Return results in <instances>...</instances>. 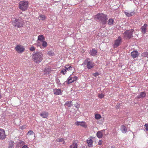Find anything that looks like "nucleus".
I'll return each instance as SVG.
<instances>
[{"mask_svg": "<svg viewBox=\"0 0 148 148\" xmlns=\"http://www.w3.org/2000/svg\"><path fill=\"white\" fill-rule=\"evenodd\" d=\"M125 13L127 16L128 17H130V13L127 12H125Z\"/></svg>", "mask_w": 148, "mask_h": 148, "instance_id": "obj_37", "label": "nucleus"}, {"mask_svg": "<svg viewBox=\"0 0 148 148\" xmlns=\"http://www.w3.org/2000/svg\"><path fill=\"white\" fill-rule=\"evenodd\" d=\"M146 95V93L144 92H141L140 95L137 96V97L138 99H140L141 98H144Z\"/></svg>", "mask_w": 148, "mask_h": 148, "instance_id": "obj_17", "label": "nucleus"}, {"mask_svg": "<svg viewBox=\"0 0 148 148\" xmlns=\"http://www.w3.org/2000/svg\"><path fill=\"white\" fill-rule=\"evenodd\" d=\"M34 133V132L32 130H29L27 133V134L29 135H31L32 134Z\"/></svg>", "mask_w": 148, "mask_h": 148, "instance_id": "obj_32", "label": "nucleus"}, {"mask_svg": "<svg viewBox=\"0 0 148 148\" xmlns=\"http://www.w3.org/2000/svg\"><path fill=\"white\" fill-rule=\"evenodd\" d=\"M102 141L101 140H99L98 142V144L99 145H101L102 143Z\"/></svg>", "mask_w": 148, "mask_h": 148, "instance_id": "obj_42", "label": "nucleus"}, {"mask_svg": "<svg viewBox=\"0 0 148 148\" xmlns=\"http://www.w3.org/2000/svg\"><path fill=\"white\" fill-rule=\"evenodd\" d=\"M145 127V130L146 131H148V124H145L144 125Z\"/></svg>", "mask_w": 148, "mask_h": 148, "instance_id": "obj_35", "label": "nucleus"}, {"mask_svg": "<svg viewBox=\"0 0 148 148\" xmlns=\"http://www.w3.org/2000/svg\"><path fill=\"white\" fill-rule=\"evenodd\" d=\"M24 22L22 20L16 19L15 21L13 22V25L18 27H21L23 26Z\"/></svg>", "mask_w": 148, "mask_h": 148, "instance_id": "obj_5", "label": "nucleus"}, {"mask_svg": "<svg viewBox=\"0 0 148 148\" xmlns=\"http://www.w3.org/2000/svg\"><path fill=\"white\" fill-rule=\"evenodd\" d=\"M147 27V25L145 24L141 27L140 29L141 32L143 34H145L146 33V29Z\"/></svg>", "mask_w": 148, "mask_h": 148, "instance_id": "obj_10", "label": "nucleus"}, {"mask_svg": "<svg viewBox=\"0 0 148 148\" xmlns=\"http://www.w3.org/2000/svg\"><path fill=\"white\" fill-rule=\"evenodd\" d=\"M114 20L112 18L110 19L108 22V25H111L113 24Z\"/></svg>", "mask_w": 148, "mask_h": 148, "instance_id": "obj_26", "label": "nucleus"}, {"mask_svg": "<svg viewBox=\"0 0 148 148\" xmlns=\"http://www.w3.org/2000/svg\"><path fill=\"white\" fill-rule=\"evenodd\" d=\"M66 70H67L66 69H64L63 70H62L61 71V73H62L64 75L66 73Z\"/></svg>", "mask_w": 148, "mask_h": 148, "instance_id": "obj_34", "label": "nucleus"}, {"mask_svg": "<svg viewBox=\"0 0 148 148\" xmlns=\"http://www.w3.org/2000/svg\"><path fill=\"white\" fill-rule=\"evenodd\" d=\"M134 30L131 29L130 30H126L123 33L124 37L127 39H130L133 37L132 36Z\"/></svg>", "mask_w": 148, "mask_h": 148, "instance_id": "obj_4", "label": "nucleus"}, {"mask_svg": "<svg viewBox=\"0 0 148 148\" xmlns=\"http://www.w3.org/2000/svg\"><path fill=\"white\" fill-rule=\"evenodd\" d=\"M21 129H23V128L22 127L21 128Z\"/></svg>", "mask_w": 148, "mask_h": 148, "instance_id": "obj_48", "label": "nucleus"}, {"mask_svg": "<svg viewBox=\"0 0 148 148\" xmlns=\"http://www.w3.org/2000/svg\"><path fill=\"white\" fill-rule=\"evenodd\" d=\"M95 117L96 119H100L101 117V116L99 114H95Z\"/></svg>", "mask_w": 148, "mask_h": 148, "instance_id": "obj_31", "label": "nucleus"}, {"mask_svg": "<svg viewBox=\"0 0 148 148\" xmlns=\"http://www.w3.org/2000/svg\"><path fill=\"white\" fill-rule=\"evenodd\" d=\"M9 146L8 148H13L14 144V142L12 140L9 141Z\"/></svg>", "mask_w": 148, "mask_h": 148, "instance_id": "obj_22", "label": "nucleus"}, {"mask_svg": "<svg viewBox=\"0 0 148 148\" xmlns=\"http://www.w3.org/2000/svg\"><path fill=\"white\" fill-rule=\"evenodd\" d=\"M122 42V38L120 36H119L117 39L115 40L114 45V47L116 48L118 47Z\"/></svg>", "mask_w": 148, "mask_h": 148, "instance_id": "obj_7", "label": "nucleus"}, {"mask_svg": "<svg viewBox=\"0 0 148 148\" xmlns=\"http://www.w3.org/2000/svg\"><path fill=\"white\" fill-rule=\"evenodd\" d=\"M63 141V140L62 138H61L59 140V141L60 142H62Z\"/></svg>", "mask_w": 148, "mask_h": 148, "instance_id": "obj_44", "label": "nucleus"}, {"mask_svg": "<svg viewBox=\"0 0 148 148\" xmlns=\"http://www.w3.org/2000/svg\"><path fill=\"white\" fill-rule=\"evenodd\" d=\"M69 66L68 65L66 66H65V69H67V68H69Z\"/></svg>", "mask_w": 148, "mask_h": 148, "instance_id": "obj_46", "label": "nucleus"}, {"mask_svg": "<svg viewBox=\"0 0 148 148\" xmlns=\"http://www.w3.org/2000/svg\"><path fill=\"white\" fill-rule=\"evenodd\" d=\"M48 113L47 112H43L40 114V116L43 118H46L48 116Z\"/></svg>", "mask_w": 148, "mask_h": 148, "instance_id": "obj_15", "label": "nucleus"}, {"mask_svg": "<svg viewBox=\"0 0 148 148\" xmlns=\"http://www.w3.org/2000/svg\"><path fill=\"white\" fill-rule=\"evenodd\" d=\"M19 143L21 145H23L25 144V143L23 141H20Z\"/></svg>", "mask_w": 148, "mask_h": 148, "instance_id": "obj_40", "label": "nucleus"}, {"mask_svg": "<svg viewBox=\"0 0 148 148\" xmlns=\"http://www.w3.org/2000/svg\"><path fill=\"white\" fill-rule=\"evenodd\" d=\"M69 79H68V84H69L74 82L75 81H76L77 79V76H75L74 77H70Z\"/></svg>", "mask_w": 148, "mask_h": 148, "instance_id": "obj_11", "label": "nucleus"}, {"mask_svg": "<svg viewBox=\"0 0 148 148\" xmlns=\"http://www.w3.org/2000/svg\"><path fill=\"white\" fill-rule=\"evenodd\" d=\"M121 130L122 132L123 133H125L127 132V129L126 127L124 125H121Z\"/></svg>", "mask_w": 148, "mask_h": 148, "instance_id": "obj_18", "label": "nucleus"}, {"mask_svg": "<svg viewBox=\"0 0 148 148\" xmlns=\"http://www.w3.org/2000/svg\"><path fill=\"white\" fill-rule=\"evenodd\" d=\"M22 148H29V147L27 145H24Z\"/></svg>", "mask_w": 148, "mask_h": 148, "instance_id": "obj_43", "label": "nucleus"}, {"mask_svg": "<svg viewBox=\"0 0 148 148\" xmlns=\"http://www.w3.org/2000/svg\"><path fill=\"white\" fill-rule=\"evenodd\" d=\"M28 1H20L19 4V8L23 11H25L28 8Z\"/></svg>", "mask_w": 148, "mask_h": 148, "instance_id": "obj_3", "label": "nucleus"}, {"mask_svg": "<svg viewBox=\"0 0 148 148\" xmlns=\"http://www.w3.org/2000/svg\"><path fill=\"white\" fill-rule=\"evenodd\" d=\"M141 55L142 56L146 57L148 58V53L147 52H144Z\"/></svg>", "mask_w": 148, "mask_h": 148, "instance_id": "obj_28", "label": "nucleus"}, {"mask_svg": "<svg viewBox=\"0 0 148 148\" xmlns=\"http://www.w3.org/2000/svg\"><path fill=\"white\" fill-rule=\"evenodd\" d=\"M87 66L88 69H90L93 67L94 65L91 61H89L87 62Z\"/></svg>", "mask_w": 148, "mask_h": 148, "instance_id": "obj_14", "label": "nucleus"}, {"mask_svg": "<svg viewBox=\"0 0 148 148\" xmlns=\"http://www.w3.org/2000/svg\"><path fill=\"white\" fill-rule=\"evenodd\" d=\"M77 144L76 143H73V144L70 146V148H77Z\"/></svg>", "mask_w": 148, "mask_h": 148, "instance_id": "obj_27", "label": "nucleus"}, {"mask_svg": "<svg viewBox=\"0 0 148 148\" xmlns=\"http://www.w3.org/2000/svg\"><path fill=\"white\" fill-rule=\"evenodd\" d=\"M2 96L0 95V99H1L2 98Z\"/></svg>", "mask_w": 148, "mask_h": 148, "instance_id": "obj_47", "label": "nucleus"}, {"mask_svg": "<svg viewBox=\"0 0 148 148\" xmlns=\"http://www.w3.org/2000/svg\"><path fill=\"white\" fill-rule=\"evenodd\" d=\"M47 54L51 56H53L54 55V52L51 51H48L47 53Z\"/></svg>", "mask_w": 148, "mask_h": 148, "instance_id": "obj_30", "label": "nucleus"}, {"mask_svg": "<svg viewBox=\"0 0 148 148\" xmlns=\"http://www.w3.org/2000/svg\"><path fill=\"white\" fill-rule=\"evenodd\" d=\"M86 141L89 147H91L92 146L93 142L92 139H88Z\"/></svg>", "mask_w": 148, "mask_h": 148, "instance_id": "obj_20", "label": "nucleus"}, {"mask_svg": "<svg viewBox=\"0 0 148 148\" xmlns=\"http://www.w3.org/2000/svg\"><path fill=\"white\" fill-rule=\"evenodd\" d=\"M35 49V48L34 47H32L29 49V50L31 51H34Z\"/></svg>", "mask_w": 148, "mask_h": 148, "instance_id": "obj_36", "label": "nucleus"}, {"mask_svg": "<svg viewBox=\"0 0 148 148\" xmlns=\"http://www.w3.org/2000/svg\"><path fill=\"white\" fill-rule=\"evenodd\" d=\"M51 71V69L50 68H45L44 71L45 72H46V74H49V72Z\"/></svg>", "mask_w": 148, "mask_h": 148, "instance_id": "obj_25", "label": "nucleus"}, {"mask_svg": "<svg viewBox=\"0 0 148 148\" xmlns=\"http://www.w3.org/2000/svg\"><path fill=\"white\" fill-rule=\"evenodd\" d=\"M75 107L77 108H79V105H77L76 106H75Z\"/></svg>", "mask_w": 148, "mask_h": 148, "instance_id": "obj_45", "label": "nucleus"}, {"mask_svg": "<svg viewBox=\"0 0 148 148\" xmlns=\"http://www.w3.org/2000/svg\"><path fill=\"white\" fill-rule=\"evenodd\" d=\"M105 131V130L98 131L96 134L97 136L99 138H101L103 136Z\"/></svg>", "mask_w": 148, "mask_h": 148, "instance_id": "obj_9", "label": "nucleus"}, {"mask_svg": "<svg viewBox=\"0 0 148 148\" xmlns=\"http://www.w3.org/2000/svg\"><path fill=\"white\" fill-rule=\"evenodd\" d=\"M99 97L101 99H102L104 97V95L103 94H100L98 95Z\"/></svg>", "mask_w": 148, "mask_h": 148, "instance_id": "obj_33", "label": "nucleus"}, {"mask_svg": "<svg viewBox=\"0 0 148 148\" xmlns=\"http://www.w3.org/2000/svg\"><path fill=\"white\" fill-rule=\"evenodd\" d=\"M131 56L133 58H135L138 56V54L137 51H134L131 52Z\"/></svg>", "mask_w": 148, "mask_h": 148, "instance_id": "obj_13", "label": "nucleus"}, {"mask_svg": "<svg viewBox=\"0 0 148 148\" xmlns=\"http://www.w3.org/2000/svg\"><path fill=\"white\" fill-rule=\"evenodd\" d=\"M44 39L45 38L42 35H39L38 37V40L40 41L41 42L44 41Z\"/></svg>", "mask_w": 148, "mask_h": 148, "instance_id": "obj_23", "label": "nucleus"}, {"mask_svg": "<svg viewBox=\"0 0 148 148\" xmlns=\"http://www.w3.org/2000/svg\"><path fill=\"white\" fill-rule=\"evenodd\" d=\"M41 42L42 45V47H46L47 45V43L46 41H43Z\"/></svg>", "mask_w": 148, "mask_h": 148, "instance_id": "obj_29", "label": "nucleus"}, {"mask_svg": "<svg viewBox=\"0 0 148 148\" xmlns=\"http://www.w3.org/2000/svg\"><path fill=\"white\" fill-rule=\"evenodd\" d=\"M72 101H66V103L64 104L65 106H67L68 107H70L73 105V104H72Z\"/></svg>", "mask_w": 148, "mask_h": 148, "instance_id": "obj_21", "label": "nucleus"}, {"mask_svg": "<svg viewBox=\"0 0 148 148\" xmlns=\"http://www.w3.org/2000/svg\"><path fill=\"white\" fill-rule=\"evenodd\" d=\"M134 14V12H132L130 13V17L132 16Z\"/></svg>", "mask_w": 148, "mask_h": 148, "instance_id": "obj_41", "label": "nucleus"}, {"mask_svg": "<svg viewBox=\"0 0 148 148\" xmlns=\"http://www.w3.org/2000/svg\"><path fill=\"white\" fill-rule=\"evenodd\" d=\"M6 137L5 130L3 129L0 128V139L4 140Z\"/></svg>", "mask_w": 148, "mask_h": 148, "instance_id": "obj_8", "label": "nucleus"}, {"mask_svg": "<svg viewBox=\"0 0 148 148\" xmlns=\"http://www.w3.org/2000/svg\"><path fill=\"white\" fill-rule=\"evenodd\" d=\"M32 56L34 62L37 63H40L43 59V54L41 52H34Z\"/></svg>", "mask_w": 148, "mask_h": 148, "instance_id": "obj_1", "label": "nucleus"}, {"mask_svg": "<svg viewBox=\"0 0 148 148\" xmlns=\"http://www.w3.org/2000/svg\"><path fill=\"white\" fill-rule=\"evenodd\" d=\"M95 18L99 20L103 24H105L106 23L108 19L107 16L103 13L98 14L95 16Z\"/></svg>", "mask_w": 148, "mask_h": 148, "instance_id": "obj_2", "label": "nucleus"}, {"mask_svg": "<svg viewBox=\"0 0 148 148\" xmlns=\"http://www.w3.org/2000/svg\"><path fill=\"white\" fill-rule=\"evenodd\" d=\"M99 75L98 72H96L94 73L93 74V75L95 77H96Z\"/></svg>", "mask_w": 148, "mask_h": 148, "instance_id": "obj_38", "label": "nucleus"}, {"mask_svg": "<svg viewBox=\"0 0 148 148\" xmlns=\"http://www.w3.org/2000/svg\"><path fill=\"white\" fill-rule=\"evenodd\" d=\"M97 51L95 49H92L90 51V54L91 56H94L96 55Z\"/></svg>", "mask_w": 148, "mask_h": 148, "instance_id": "obj_19", "label": "nucleus"}, {"mask_svg": "<svg viewBox=\"0 0 148 148\" xmlns=\"http://www.w3.org/2000/svg\"><path fill=\"white\" fill-rule=\"evenodd\" d=\"M54 93L56 95H58L61 93V90L60 89H53Z\"/></svg>", "mask_w": 148, "mask_h": 148, "instance_id": "obj_16", "label": "nucleus"}, {"mask_svg": "<svg viewBox=\"0 0 148 148\" xmlns=\"http://www.w3.org/2000/svg\"><path fill=\"white\" fill-rule=\"evenodd\" d=\"M38 18L39 20H41L42 21L46 19V17L44 15H40Z\"/></svg>", "mask_w": 148, "mask_h": 148, "instance_id": "obj_24", "label": "nucleus"}, {"mask_svg": "<svg viewBox=\"0 0 148 148\" xmlns=\"http://www.w3.org/2000/svg\"><path fill=\"white\" fill-rule=\"evenodd\" d=\"M73 69V68L72 67H71V66H69V68H67V70L68 71H70L71 70H72Z\"/></svg>", "mask_w": 148, "mask_h": 148, "instance_id": "obj_39", "label": "nucleus"}, {"mask_svg": "<svg viewBox=\"0 0 148 148\" xmlns=\"http://www.w3.org/2000/svg\"><path fill=\"white\" fill-rule=\"evenodd\" d=\"M75 124L77 125H80L84 127H86V126L85 122L83 121H77L75 123Z\"/></svg>", "mask_w": 148, "mask_h": 148, "instance_id": "obj_12", "label": "nucleus"}, {"mask_svg": "<svg viewBox=\"0 0 148 148\" xmlns=\"http://www.w3.org/2000/svg\"><path fill=\"white\" fill-rule=\"evenodd\" d=\"M16 50L18 53H22L25 50V48L21 45H18L15 47Z\"/></svg>", "mask_w": 148, "mask_h": 148, "instance_id": "obj_6", "label": "nucleus"}]
</instances>
